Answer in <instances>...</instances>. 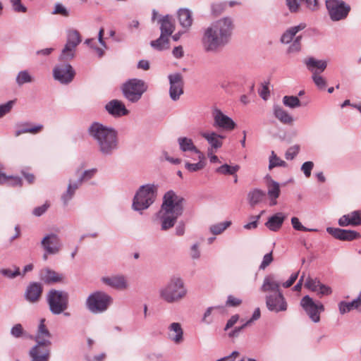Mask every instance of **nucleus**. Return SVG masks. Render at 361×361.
Masks as SVG:
<instances>
[{"label":"nucleus","mask_w":361,"mask_h":361,"mask_svg":"<svg viewBox=\"0 0 361 361\" xmlns=\"http://www.w3.org/2000/svg\"><path fill=\"white\" fill-rule=\"evenodd\" d=\"M233 30V20L230 17L221 18L203 27L200 43L204 51L212 54L221 52L231 42Z\"/></svg>","instance_id":"nucleus-1"},{"label":"nucleus","mask_w":361,"mask_h":361,"mask_svg":"<svg viewBox=\"0 0 361 361\" xmlns=\"http://www.w3.org/2000/svg\"><path fill=\"white\" fill-rule=\"evenodd\" d=\"M87 133L102 156L111 157L119 149L118 133L113 127L94 121L88 126Z\"/></svg>","instance_id":"nucleus-2"},{"label":"nucleus","mask_w":361,"mask_h":361,"mask_svg":"<svg viewBox=\"0 0 361 361\" xmlns=\"http://www.w3.org/2000/svg\"><path fill=\"white\" fill-rule=\"evenodd\" d=\"M184 199L173 190L166 192L157 216L161 221V229L167 231L174 226L178 218L183 212Z\"/></svg>","instance_id":"nucleus-3"},{"label":"nucleus","mask_w":361,"mask_h":361,"mask_svg":"<svg viewBox=\"0 0 361 361\" xmlns=\"http://www.w3.org/2000/svg\"><path fill=\"white\" fill-rule=\"evenodd\" d=\"M159 293V297L167 303H176L186 296L188 290L180 277L173 276Z\"/></svg>","instance_id":"nucleus-4"},{"label":"nucleus","mask_w":361,"mask_h":361,"mask_svg":"<svg viewBox=\"0 0 361 361\" xmlns=\"http://www.w3.org/2000/svg\"><path fill=\"white\" fill-rule=\"evenodd\" d=\"M157 185L146 184L141 185L136 191L132 201V209L142 214L156 200Z\"/></svg>","instance_id":"nucleus-5"},{"label":"nucleus","mask_w":361,"mask_h":361,"mask_svg":"<svg viewBox=\"0 0 361 361\" xmlns=\"http://www.w3.org/2000/svg\"><path fill=\"white\" fill-rule=\"evenodd\" d=\"M46 301L49 310L54 315L63 314L69 317L70 313L65 312L69 305V295L68 292L63 290L51 289L46 295Z\"/></svg>","instance_id":"nucleus-6"},{"label":"nucleus","mask_w":361,"mask_h":361,"mask_svg":"<svg viewBox=\"0 0 361 361\" xmlns=\"http://www.w3.org/2000/svg\"><path fill=\"white\" fill-rule=\"evenodd\" d=\"M114 299L102 290H97L88 295L85 301L87 309L92 314H102L108 310Z\"/></svg>","instance_id":"nucleus-7"},{"label":"nucleus","mask_w":361,"mask_h":361,"mask_svg":"<svg viewBox=\"0 0 361 361\" xmlns=\"http://www.w3.org/2000/svg\"><path fill=\"white\" fill-rule=\"evenodd\" d=\"M147 90V85L142 80L131 78L121 86L123 97L132 103L137 102L142 94Z\"/></svg>","instance_id":"nucleus-8"},{"label":"nucleus","mask_w":361,"mask_h":361,"mask_svg":"<svg viewBox=\"0 0 361 361\" xmlns=\"http://www.w3.org/2000/svg\"><path fill=\"white\" fill-rule=\"evenodd\" d=\"M326 6L333 21L345 19L350 11V6L342 0H326Z\"/></svg>","instance_id":"nucleus-9"},{"label":"nucleus","mask_w":361,"mask_h":361,"mask_svg":"<svg viewBox=\"0 0 361 361\" xmlns=\"http://www.w3.org/2000/svg\"><path fill=\"white\" fill-rule=\"evenodd\" d=\"M75 71L68 63L56 64L53 68V78L61 85H68L74 79Z\"/></svg>","instance_id":"nucleus-10"},{"label":"nucleus","mask_w":361,"mask_h":361,"mask_svg":"<svg viewBox=\"0 0 361 361\" xmlns=\"http://www.w3.org/2000/svg\"><path fill=\"white\" fill-rule=\"evenodd\" d=\"M300 305L313 322L317 323L320 321V313L324 310L321 302L316 303L309 295H305L301 299Z\"/></svg>","instance_id":"nucleus-11"},{"label":"nucleus","mask_w":361,"mask_h":361,"mask_svg":"<svg viewBox=\"0 0 361 361\" xmlns=\"http://www.w3.org/2000/svg\"><path fill=\"white\" fill-rule=\"evenodd\" d=\"M51 341H40L36 343L29 352L31 361H49Z\"/></svg>","instance_id":"nucleus-12"},{"label":"nucleus","mask_w":361,"mask_h":361,"mask_svg":"<svg viewBox=\"0 0 361 361\" xmlns=\"http://www.w3.org/2000/svg\"><path fill=\"white\" fill-rule=\"evenodd\" d=\"M267 309L273 312H285L288 309V303L282 292L269 293L265 297Z\"/></svg>","instance_id":"nucleus-13"},{"label":"nucleus","mask_w":361,"mask_h":361,"mask_svg":"<svg viewBox=\"0 0 361 361\" xmlns=\"http://www.w3.org/2000/svg\"><path fill=\"white\" fill-rule=\"evenodd\" d=\"M41 245L46 254L56 255L62 248L60 237L54 233H47L41 240Z\"/></svg>","instance_id":"nucleus-14"},{"label":"nucleus","mask_w":361,"mask_h":361,"mask_svg":"<svg viewBox=\"0 0 361 361\" xmlns=\"http://www.w3.org/2000/svg\"><path fill=\"white\" fill-rule=\"evenodd\" d=\"M169 81V96L171 100L176 102L183 94V78L180 73L170 74L168 76Z\"/></svg>","instance_id":"nucleus-15"},{"label":"nucleus","mask_w":361,"mask_h":361,"mask_svg":"<svg viewBox=\"0 0 361 361\" xmlns=\"http://www.w3.org/2000/svg\"><path fill=\"white\" fill-rule=\"evenodd\" d=\"M212 115L214 119L213 126L215 128L231 131L236 126L233 120L225 115L219 109H213Z\"/></svg>","instance_id":"nucleus-16"},{"label":"nucleus","mask_w":361,"mask_h":361,"mask_svg":"<svg viewBox=\"0 0 361 361\" xmlns=\"http://www.w3.org/2000/svg\"><path fill=\"white\" fill-rule=\"evenodd\" d=\"M100 281L102 284L118 290H124L129 287L128 281L123 274L102 276Z\"/></svg>","instance_id":"nucleus-17"},{"label":"nucleus","mask_w":361,"mask_h":361,"mask_svg":"<svg viewBox=\"0 0 361 361\" xmlns=\"http://www.w3.org/2000/svg\"><path fill=\"white\" fill-rule=\"evenodd\" d=\"M180 150L185 153V157H192V154H196L198 159H203L204 154L195 145L192 140L187 137H180L177 140Z\"/></svg>","instance_id":"nucleus-18"},{"label":"nucleus","mask_w":361,"mask_h":361,"mask_svg":"<svg viewBox=\"0 0 361 361\" xmlns=\"http://www.w3.org/2000/svg\"><path fill=\"white\" fill-rule=\"evenodd\" d=\"M326 232L336 239L343 241H352L360 237V234L355 231L339 228L327 227Z\"/></svg>","instance_id":"nucleus-19"},{"label":"nucleus","mask_w":361,"mask_h":361,"mask_svg":"<svg viewBox=\"0 0 361 361\" xmlns=\"http://www.w3.org/2000/svg\"><path fill=\"white\" fill-rule=\"evenodd\" d=\"M105 110L113 117L118 118L128 115L129 111L126 108L123 102L118 99H112L106 104Z\"/></svg>","instance_id":"nucleus-20"},{"label":"nucleus","mask_w":361,"mask_h":361,"mask_svg":"<svg viewBox=\"0 0 361 361\" xmlns=\"http://www.w3.org/2000/svg\"><path fill=\"white\" fill-rule=\"evenodd\" d=\"M307 69L312 73V75L321 74L327 67V61L317 59L314 57H308L303 61Z\"/></svg>","instance_id":"nucleus-21"},{"label":"nucleus","mask_w":361,"mask_h":361,"mask_svg":"<svg viewBox=\"0 0 361 361\" xmlns=\"http://www.w3.org/2000/svg\"><path fill=\"white\" fill-rule=\"evenodd\" d=\"M338 224L341 227L361 226V211L355 210L343 215L338 219Z\"/></svg>","instance_id":"nucleus-22"},{"label":"nucleus","mask_w":361,"mask_h":361,"mask_svg":"<svg viewBox=\"0 0 361 361\" xmlns=\"http://www.w3.org/2000/svg\"><path fill=\"white\" fill-rule=\"evenodd\" d=\"M42 290L43 288L41 283L37 282L30 283L26 288L25 298L29 302H37L42 295Z\"/></svg>","instance_id":"nucleus-23"},{"label":"nucleus","mask_w":361,"mask_h":361,"mask_svg":"<svg viewBox=\"0 0 361 361\" xmlns=\"http://www.w3.org/2000/svg\"><path fill=\"white\" fill-rule=\"evenodd\" d=\"M184 333L181 324L178 322H173L168 326V338L176 345L183 343Z\"/></svg>","instance_id":"nucleus-24"},{"label":"nucleus","mask_w":361,"mask_h":361,"mask_svg":"<svg viewBox=\"0 0 361 361\" xmlns=\"http://www.w3.org/2000/svg\"><path fill=\"white\" fill-rule=\"evenodd\" d=\"M39 278L47 284H54L63 282L64 275L49 268H45L40 271Z\"/></svg>","instance_id":"nucleus-25"},{"label":"nucleus","mask_w":361,"mask_h":361,"mask_svg":"<svg viewBox=\"0 0 361 361\" xmlns=\"http://www.w3.org/2000/svg\"><path fill=\"white\" fill-rule=\"evenodd\" d=\"M200 135L207 140L212 149H219L221 147L222 140L225 136L216 133L214 131L201 132Z\"/></svg>","instance_id":"nucleus-26"},{"label":"nucleus","mask_w":361,"mask_h":361,"mask_svg":"<svg viewBox=\"0 0 361 361\" xmlns=\"http://www.w3.org/2000/svg\"><path fill=\"white\" fill-rule=\"evenodd\" d=\"M260 290L269 293L281 292L280 290V283L275 280L274 275L270 274L264 277Z\"/></svg>","instance_id":"nucleus-27"},{"label":"nucleus","mask_w":361,"mask_h":361,"mask_svg":"<svg viewBox=\"0 0 361 361\" xmlns=\"http://www.w3.org/2000/svg\"><path fill=\"white\" fill-rule=\"evenodd\" d=\"M307 27L305 23H301L298 25L293 26L287 29L281 35L280 41L282 44H289L295 37L296 34L303 30Z\"/></svg>","instance_id":"nucleus-28"},{"label":"nucleus","mask_w":361,"mask_h":361,"mask_svg":"<svg viewBox=\"0 0 361 361\" xmlns=\"http://www.w3.org/2000/svg\"><path fill=\"white\" fill-rule=\"evenodd\" d=\"M158 22L160 24L161 33L170 37L175 30L172 16L166 15L160 18Z\"/></svg>","instance_id":"nucleus-29"},{"label":"nucleus","mask_w":361,"mask_h":361,"mask_svg":"<svg viewBox=\"0 0 361 361\" xmlns=\"http://www.w3.org/2000/svg\"><path fill=\"white\" fill-rule=\"evenodd\" d=\"M274 116L283 124L292 125L294 118L288 113L282 106L279 105H274L273 108Z\"/></svg>","instance_id":"nucleus-30"},{"label":"nucleus","mask_w":361,"mask_h":361,"mask_svg":"<svg viewBox=\"0 0 361 361\" xmlns=\"http://www.w3.org/2000/svg\"><path fill=\"white\" fill-rule=\"evenodd\" d=\"M80 185L76 182L71 180H69L68 187L65 192L61 196V200L63 202V206L66 207L68 205L70 201L73 198L76 190Z\"/></svg>","instance_id":"nucleus-31"},{"label":"nucleus","mask_w":361,"mask_h":361,"mask_svg":"<svg viewBox=\"0 0 361 361\" xmlns=\"http://www.w3.org/2000/svg\"><path fill=\"white\" fill-rule=\"evenodd\" d=\"M286 216L283 213L279 212L269 218L265 226L272 231H277L281 227Z\"/></svg>","instance_id":"nucleus-32"},{"label":"nucleus","mask_w":361,"mask_h":361,"mask_svg":"<svg viewBox=\"0 0 361 361\" xmlns=\"http://www.w3.org/2000/svg\"><path fill=\"white\" fill-rule=\"evenodd\" d=\"M178 18L180 25L188 30L192 24V12L188 8H180L178 11Z\"/></svg>","instance_id":"nucleus-33"},{"label":"nucleus","mask_w":361,"mask_h":361,"mask_svg":"<svg viewBox=\"0 0 361 361\" xmlns=\"http://www.w3.org/2000/svg\"><path fill=\"white\" fill-rule=\"evenodd\" d=\"M18 128H19L15 132L16 137H18L22 134L27 133L37 134L43 129V126L42 124H37L32 126L29 123H25L20 126H18Z\"/></svg>","instance_id":"nucleus-34"},{"label":"nucleus","mask_w":361,"mask_h":361,"mask_svg":"<svg viewBox=\"0 0 361 361\" xmlns=\"http://www.w3.org/2000/svg\"><path fill=\"white\" fill-rule=\"evenodd\" d=\"M45 321L46 319L44 318L41 319L39 321L37 334L35 336V341L37 343L40 341H50V338L51 337V333L45 325Z\"/></svg>","instance_id":"nucleus-35"},{"label":"nucleus","mask_w":361,"mask_h":361,"mask_svg":"<svg viewBox=\"0 0 361 361\" xmlns=\"http://www.w3.org/2000/svg\"><path fill=\"white\" fill-rule=\"evenodd\" d=\"M266 193L264 191L255 188L250 190L247 194V200L251 207H254L255 205L262 202L265 198Z\"/></svg>","instance_id":"nucleus-36"},{"label":"nucleus","mask_w":361,"mask_h":361,"mask_svg":"<svg viewBox=\"0 0 361 361\" xmlns=\"http://www.w3.org/2000/svg\"><path fill=\"white\" fill-rule=\"evenodd\" d=\"M151 47L157 50L163 51L169 48V36L161 33L159 37L150 42Z\"/></svg>","instance_id":"nucleus-37"},{"label":"nucleus","mask_w":361,"mask_h":361,"mask_svg":"<svg viewBox=\"0 0 361 361\" xmlns=\"http://www.w3.org/2000/svg\"><path fill=\"white\" fill-rule=\"evenodd\" d=\"M81 42V37L80 32L74 29L67 30V39L66 44L71 47H77Z\"/></svg>","instance_id":"nucleus-38"},{"label":"nucleus","mask_w":361,"mask_h":361,"mask_svg":"<svg viewBox=\"0 0 361 361\" xmlns=\"http://www.w3.org/2000/svg\"><path fill=\"white\" fill-rule=\"evenodd\" d=\"M75 47H71L69 45L65 44L59 59L61 61H69L75 57Z\"/></svg>","instance_id":"nucleus-39"},{"label":"nucleus","mask_w":361,"mask_h":361,"mask_svg":"<svg viewBox=\"0 0 361 361\" xmlns=\"http://www.w3.org/2000/svg\"><path fill=\"white\" fill-rule=\"evenodd\" d=\"M338 310L341 314H345L350 312L353 309H357V302L355 299L352 302L341 301L338 304Z\"/></svg>","instance_id":"nucleus-40"},{"label":"nucleus","mask_w":361,"mask_h":361,"mask_svg":"<svg viewBox=\"0 0 361 361\" xmlns=\"http://www.w3.org/2000/svg\"><path fill=\"white\" fill-rule=\"evenodd\" d=\"M288 166L287 163L279 157L274 151H271V155L269 159V169L271 170L275 167L286 168Z\"/></svg>","instance_id":"nucleus-41"},{"label":"nucleus","mask_w":361,"mask_h":361,"mask_svg":"<svg viewBox=\"0 0 361 361\" xmlns=\"http://www.w3.org/2000/svg\"><path fill=\"white\" fill-rule=\"evenodd\" d=\"M32 82H33V78L27 70L19 71L16 77V82L18 86Z\"/></svg>","instance_id":"nucleus-42"},{"label":"nucleus","mask_w":361,"mask_h":361,"mask_svg":"<svg viewBox=\"0 0 361 361\" xmlns=\"http://www.w3.org/2000/svg\"><path fill=\"white\" fill-rule=\"evenodd\" d=\"M12 268H4L0 270V274L7 279H13L21 275L20 268L16 265H12Z\"/></svg>","instance_id":"nucleus-43"},{"label":"nucleus","mask_w":361,"mask_h":361,"mask_svg":"<svg viewBox=\"0 0 361 361\" xmlns=\"http://www.w3.org/2000/svg\"><path fill=\"white\" fill-rule=\"evenodd\" d=\"M231 224V222L226 221L224 222H220L216 224L211 225L209 226V231L214 235H220Z\"/></svg>","instance_id":"nucleus-44"},{"label":"nucleus","mask_w":361,"mask_h":361,"mask_svg":"<svg viewBox=\"0 0 361 361\" xmlns=\"http://www.w3.org/2000/svg\"><path fill=\"white\" fill-rule=\"evenodd\" d=\"M240 169L239 165L230 166L227 164L221 165L216 169V172L223 175H235Z\"/></svg>","instance_id":"nucleus-45"},{"label":"nucleus","mask_w":361,"mask_h":361,"mask_svg":"<svg viewBox=\"0 0 361 361\" xmlns=\"http://www.w3.org/2000/svg\"><path fill=\"white\" fill-rule=\"evenodd\" d=\"M283 104L290 109H295L301 106V102L296 96H284L283 97Z\"/></svg>","instance_id":"nucleus-46"},{"label":"nucleus","mask_w":361,"mask_h":361,"mask_svg":"<svg viewBox=\"0 0 361 361\" xmlns=\"http://www.w3.org/2000/svg\"><path fill=\"white\" fill-rule=\"evenodd\" d=\"M280 185L278 182L271 180L268 183V191L267 194L269 197H273L274 198H278L280 195Z\"/></svg>","instance_id":"nucleus-47"},{"label":"nucleus","mask_w":361,"mask_h":361,"mask_svg":"<svg viewBox=\"0 0 361 361\" xmlns=\"http://www.w3.org/2000/svg\"><path fill=\"white\" fill-rule=\"evenodd\" d=\"M97 172V169L96 168L85 170L81 173L79 178L75 181L80 185H81L84 181H87L92 179L96 175Z\"/></svg>","instance_id":"nucleus-48"},{"label":"nucleus","mask_w":361,"mask_h":361,"mask_svg":"<svg viewBox=\"0 0 361 361\" xmlns=\"http://www.w3.org/2000/svg\"><path fill=\"white\" fill-rule=\"evenodd\" d=\"M227 7V3L224 1L215 2L211 5V12L214 16H218L224 13Z\"/></svg>","instance_id":"nucleus-49"},{"label":"nucleus","mask_w":361,"mask_h":361,"mask_svg":"<svg viewBox=\"0 0 361 361\" xmlns=\"http://www.w3.org/2000/svg\"><path fill=\"white\" fill-rule=\"evenodd\" d=\"M302 35H298L287 49L288 54H296L301 50Z\"/></svg>","instance_id":"nucleus-50"},{"label":"nucleus","mask_w":361,"mask_h":361,"mask_svg":"<svg viewBox=\"0 0 361 361\" xmlns=\"http://www.w3.org/2000/svg\"><path fill=\"white\" fill-rule=\"evenodd\" d=\"M320 281L317 278H311L308 276L305 282V287L313 292L318 291L320 286Z\"/></svg>","instance_id":"nucleus-51"},{"label":"nucleus","mask_w":361,"mask_h":361,"mask_svg":"<svg viewBox=\"0 0 361 361\" xmlns=\"http://www.w3.org/2000/svg\"><path fill=\"white\" fill-rule=\"evenodd\" d=\"M311 78L319 89L324 90L326 87V80L321 74L312 75Z\"/></svg>","instance_id":"nucleus-52"},{"label":"nucleus","mask_w":361,"mask_h":361,"mask_svg":"<svg viewBox=\"0 0 361 361\" xmlns=\"http://www.w3.org/2000/svg\"><path fill=\"white\" fill-rule=\"evenodd\" d=\"M300 150V147L299 145H295L293 146L290 147L285 153V158L287 160H293L295 157L298 154Z\"/></svg>","instance_id":"nucleus-53"},{"label":"nucleus","mask_w":361,"mask_h":361,"mask_svg":"<svg viewBox=\"0 0 361 361\" xmlns=\"http://www.w3.org/2000/svg\"><path fill=\"white\" fill-rule=\"evenodd\" d=\"M203 159H199V161L195 164L185 162V167L190 172H195L202 169L204 167Z\"/></svg>","instance_id":"nucleus-54"},{"label":"nucleus","mask_w":361,"mask_h":361,"mask_svg":"<svg viewBox=\"0 0 361 361\" xmlns=\"http://www.w3.org/2000/svg\"><path fill=\"white\" fill-rule=\"evenodd\" d=\"M302 0H286V6L291 13H297L300 9V2Z\"/></svg>","instance_id":"nucleus-55"},{"label":"nucleus","mask_w":361,"mask_h":361,"mask_svg":"<svg viewBox=\"0 0 361 361\" xmlns=\"http://www.w3.org/2000/svg\"><path fill=\"white\" fill-rule=\"evenodd\" d=\"M291 224L293 228L296 231H316L317 229L314 228H307L302 225L300 220L297 217H293L291 219Z\"/></svg>","instance_id":"nucleus-56"},{"label":"nucleus","mask_w":361,"mask_h":361,"mask_svg":"<svg viewBox=\"0 0 361 361\" xmlns=\"http://www.w3.org/2000/svg\"><path fill=\"white\" fill-rule=\"evenodd\" d=\"M264 211H262L259 215L257 216H251L250 219H253V221L245 224L243 228L247 230L255 229L258 226V221L261 218L262 214H264Z\"/></svg>","instance_id":"nucleus-57"},{"label":"nucleus","mask_w":361,"mask_h":361,"mask_svg":"<svg viewBox=\"0 0 361 361\" xmlns=\"http://www.w3.org/2000/svg\"><path fill=\"white\" fill-rule=\"evenodd\" d=\"M52 14H59L64 17H68L69 16L68 10L61 4L56 3L54 5V11H52Z\"/></svg>","instance_id":"nucleus-58"},{"label":"nucleus","mask_w":361,"mask_h":361,"mask_svg":"<svg viewBox=\"0 0 361 361\" xmlns=\"http://www.w3.org/2000/svg\"><path fill=\"white\" fill-rule=\"evenodd\" d=\"M24 333V329L20 324H16L11 329V335L16 338L22 337Z\"/></svg>","instance_id":"nucleus-59"},{"label":"nucleus","mask_w":361,"mask_h":361,"mask_svg":"<svg viewBox=\"0 0 361 361\" xmlns=\"http://www.w3.org/2000/svg\"><path fill=\"white\" fill-rule=\"evenodd\" d=\"M314 166V163L311 161H305L302 164L300 169L306 178L310 177Z\"/></svg>","instance_id":"nucleus-60"},{"label":"nucleus","mask_w":361,"mask_h":361,"mask_svg":"<svg viewBox=\"0 0 361 361\" xmlns=\"http://www.w3.org/2000/svg\"><path fill=\"white\" fill-rule=\"evenodd\" d=\"M14 102H15L13 100H11L4 104L0 105V118H2L11 111Z\"/></svg>","instance_id":"nucleus-61"},{"label":"nucleus","mask_w":361,"mask_h":361,"mask_svg":"<svg viewBox=\"0 0 361 361\" xmlns=\"http://www.w3.org/2000/svg\"><path fill=\"white\" fill-rule=\"evenodd\" d=\"M12 8L15 12L25 13L27 8L21 4V0H11Z\"/></svg>","instance_id":"nucleus-62"},{"label":"nucleus","mask_w":361,"mask_h":361,"mask_svg":"<svg viewBox=\"0 0 361 361\" xmlns=\"http://www.w3.org/2000/svg\"><path fill=\"white\" fill-rule=\"evenodd\" d=\"M200 244L194 243L190 249V256L192 259H198L200 257Z\"/></svg>","instance_id":"nucleus-63"},{"label":"nucleus","mask_w":361,"mask_h":361,"mask_svg":"<svg viewBox=\"0 0 361 361\" xmlns=\"http://www.w3.org/2000/svg\"><path fill=\"white\" fill-rule=\"evenodd\" d=\"M273 261L272 252L266 254L262 259L261 264L259 265V269H265Z\"/></svg>","instance_id":"nucleus-64"}]
</instances>
